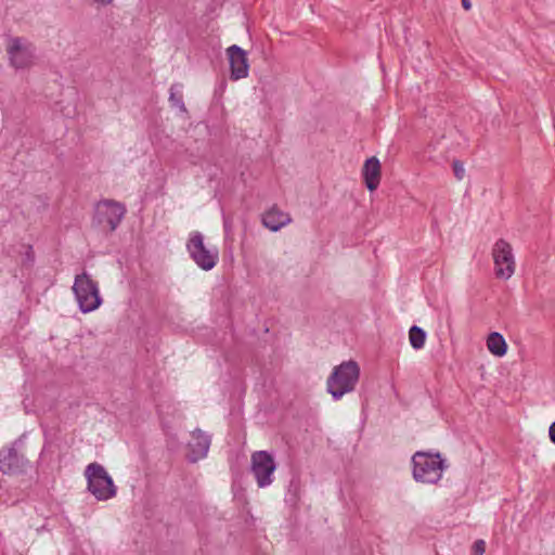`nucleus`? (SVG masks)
<instances>
[{
  "mask_svg": "<svg viewBox=\"0 0 555 555\" xmlns=\"http://www.w3.org/2000/svg\"><path fill=\"white\" fill-rule=\"evenodd\" d=\"M413 478L417 482H438L446 468L444 461L439 453L417 451L412 456Z\"/></svg>",
  "mask_w": 555,
  "mask_h": 555,
  "instance_id": "nucleus-2",
  "label": "nucleus"
},
{
  "mask_svg": "<svg viewBox=\"0 0 555 555\" xmlns=\"http://www.w3.org/2000/svg\"><path fill=\"white\" fill-rule=\"evenodd\" d=\"M461 1H462V5H463L464 10L469 11L472 9V3L469 0H461Z\"/></svg>",
  "mask_w": 555,
  "mask_h": 555,
  "instance_id": "nucleus-21",
  "label": "nucleus"
},
{
  "mask_svg": "<svg viewBox=\"0 0 555 555\" xmlns=\"http://www.w3.org/2000/svg\"><path fill=\"white\" fill-rule=\"evenodd\" d=\"M492 258L495 276L502 280L511 279L516 270V261L511 244L504 240L496 241L492 248Z\"/></svg>",
  "mask_w": 555,
  "mask_h": 555,
  "instance_id": "nucleus-8",
  "label": "nucleus"
},
{
  "mask_svg": "<svg viewBox=\"0 0 555 555\" xmlns=\"http://www.w3.org/2000/svg\"><path fill=\"white\" fill-rule=\"evenodd\" d=\"M85 477L88 483V490L99 500L107 501L117 493L112 477L106 469L99 463H91L85 469Z\"/></svg>",
  "mask_w": 555,
  "mask_h": 555,
  "instance_id": "nucleus-3",
  "label": "nucleus"
},
{
  "mask_svg": "<svg viewBox=\"0 0 555 555\" xmlns=\"http://www.w3.org/2000/svg\"><path fill=\"white\" fill-rule=\"evenodd\" d=\"M548 436L551 441L555 444V422L550 426Z\"/></svg>",
  "mask_w": 555,
  "mask_h": 555,
  "instance_id": "nucleus-20",
  "label": "nucleus"
},
{
  "mask_svg": "<svg viewBox=\"0 0 555 555\" xmlns=\"http://www.w3.org/2000/svg\"><path fill=\"white\" fill-rule=\"evenodd\" d=\"M291 221V216L276 207H272L262 216V224L270 231H279L289 224Z\"/></svg>",
  "mask_w": 555,
  "mask_h": 555,
  "instance_id": "nucleus-13",
  "label": "nucleus"
},
{
  "mask_svg": "<svg viewBox=\"0 0 555 555\" xmlns=\"http://www.w3.org/2000/svg\"><path fill=\"white\" fill-rule=\"evenodd\" d=\"M35 46L22 37H11L5 43L9 65L15 69L30 68L36 59Z\"/></svg>",
  "mask_w": 555,
  "mask_h": 555,
  "instance_id": "nucleus-6",
  "label": "nucleus"
},
{
  "mask_svg": "<svg viewBox=\"0 0 555 555\" xmlns=\"http://www.w3.org/2000/svg\"><path fill=\"white\" fill-rule=\"evenodd\" d=\"M409 340L414 349H422L426 341V333L421 327L414 325L409 331Z\"/></svg>",
  "mask_w": 555,
  "mask_h": 555,
  "instance_id": "nucleus-16",
  "label": "nucleus"
},
{
  "mask_svg": "<svg viewBox=\"0 0 555 555\" xmlns=\"http://www.w3.org/2000/svg\"><path fill=\"white\" fill-rule=\"evenodd\" d=\"M487 348L489 352L495 357H504L507 352V344L504 337L498 333L493 332L489 334L487 338Z\"/></svg>",
  "mask_w": 555,
  "mask_h": 555,
  "instance_id": "nucleus-15",
  "label": "nucleus"
},
{
  "mask_svg": "<svg viewBox=\"0 0 555 555\" xmlns=\"http://www.w3.org/2000/svg\"><path fill=\"white\" fill-rule=\"evenodd\" d=\"M72 288L81 312H92L102 305L99 285L87 273L76 275Z\"/></svg>",
  "mask_w": 555,
  "mask_h": 555,
  "instance_id": "nucleus-4",
  "label": "nucleus"
},
{
  "mask_svg": "<svg viewBox=\"0 0 555 555\" xmlns=\"http://www.w3.org/2000/svg\"><path fill=\"white\" fill-rule=\"evenodd\" d=\"M186 249L193 261L205 271L215 268L219 260L218 249L206 244L203 234L198 231H192L189 234Z\"/></svg>",
  "mask_w": 555,
  "mask_h": 555,
  "instance_id": "nucleus-5",
  "label": "nucleus"
},
{
  "mask_svg": "<svg viewBox=\"0 0 555 555\" xmlns=\"http://www.w3.org/2000/svg\"><path fill=\"white\" fill-rule=\"evenodd\" d=\"M126 214L124 204L114 199H102L94 208L93 223L103 231L116 230Z\"/></svg>",
  "mask_w": 555,
  "mask_h": 555,
  "instance_id": "nucleus-7",
  "label": "nucleus"
},
{
  "mask_svg": "<svg viewBox=\"0 0 555 555\" xmlns=\"http://www.w3.org/2000/svg\"><path fill=\"white\" fill-rule=\"evenodd\" d=\"M453 172L457 180H462L465 176V168L462 163L454 162L453 163Z\"/></svg>",
  "mask_w": 555,
  "mask_h": 555,
  "instance_id": "nucleus-18",
  "label": "nucleus"
},
{
  "mask_svg": "<svg viewBox=\"0 0 555 555\" xmlns=\"http://www.w3.org/2000/svg\"><path fill=\"white\" fill-rule=\"evenodd\" d=\"M114 0H87V2L92 5V7H95V8H103V7H107L109 4L113 3Z\"/></svg>",
  "mask_w": 555,
  "mask_h": 555,
  "instance_id": "nucleus-19",
  "label": "nucleus"
},
{
  "mask_svg": "<svg viewBox=\"0 0 555 555\" xmlns=\"http://www.w3.org/2000/svg\"><path fill=\"white\" fill-rule=\"evenodd\" d=\"M360 377V366L353 361H344L336 365L326 379V390L335 400L352 392Z\"/></svg>",
  "mask_w": 555,
  "mask_h": 555,
  "instance_id": "nucleus-1",
  "label": "nucleus"
},
{
  "mask_svg": "<svg viewBox=\"0 0 555 555\" xmlns=\"http://www.w3.org/2000/svg\"><path fill=\"white\" fill-rule=\"evenodd\" d=\"M227 56L230 63L231 79L240 80L246 78L249 73V63L246 51L238 46L233 44L227 49Z\"/></svg>",
  "mask_w": 555,
  "mask_h": 555,
  "instance_id": "nucleus-10",
  "label": "nucleus"
},
{
  "mask_svg": "<svg viewBox=\"0 0 555 555\" xmlns=\"http://www.w3.org/2000/svg\"><path fill=\"white\" fill-rule=\"evenodd\" d=\"M250 469L259 488H264L273 482V474L276 469L273 456L267 451H255L250 456Z\"/></svg>",
  "mask_w": 555,
  "mask_h": 555,
  "instance_id": "nucleus-9",
  "label": "nucleus"
},
{
  "mask_svg": "<svg viewBox=\"0 0 555 555\" xmlns=\"http://www.w3.org/2000/svg\"><path fill=\"white\" fill-rule=\"evenodd\" d=\"M24 460L16 451L4 449L0 451V469L4 474H17L22 470Z\"/></svg>",
  "mask_w": 555,
  "mask_h": 555,
  "instance_id": "nucleus-14",
  "label": "nucleus"
},
{
  "mask_svg": "<svg viewBox=\"0 0 555 555\" xmlns=\"http://www.w3.org/2000/svg\"><path fill=\"white\" fill-rule=\"evenodd\" d=\"M486 552V543L483 540H477L472 548V555H483Z\"/></svg>",
  "mask_w": 555,
  "mask_h": 555,
  "instance_id": "nucleus-17",
  "label": "nucleus"
},
{
  "mask_svg": "<svg viewBox=\"0 0 555 555\" xmlns=\"http://www.w3.org/2000/svg\"><path fill=\"white\" fill-rule=\"evenodd\" d=\"M361 175L369 191H375L382 179V165L377 157L367 158L362 167Z\"/></svg>",
  "mask_w": 555,
  "mask_h": 555,
  "instance_id": "nucleus-12",
  "label": "nucleus"
},
{
  "mask_svg": "<svg viewBox=\"0 0 555 555\" xmlns=\"http://www.w3.org/2000/svg\"><path fill=\"white\" fill-rule=\"evenodd\" d=\"M210 446V439L202 430L196 429L191 433V439L188 442V457L192 462L204 459Z\"/></svg>",
  "mask_w": 555,
  "mask_h": 555,
  "instance_id": "nucleus-11",
  "label": "nucleus"
}]
</instances>
